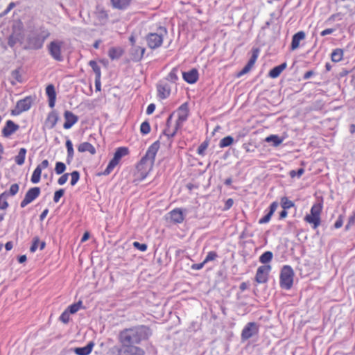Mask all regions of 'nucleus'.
<instances>
[{
	"mask_svg": "<svg viewBox=\"0 0 355 355\" xmlns=\"http://www.w3.org/2000/svg\"><path fill=\"white\" fill-rule=\"evenodd\" d=\"M159 146V141L157 140L148 147L145 155L137 165L135 181L141 182L148 176V173L153 168L155 156Z\"/></svg>",
	"mask_w": 355,
	"mask_h": 355,
	"instance_id": "1",
	"label": "nucleus"
},
{
	"mask_svg": "<svg viewBox=\"0 0 355 355\" xmlns=\"http://www.w3.org/2000/svg\"><path fill=\"white\" fill-rule=\"evenodd\" d=\"M152 335L150 328L146 325H138L122 330L119 335L120 343L139 345Z\"/></svg>",
	"mask_w": 355,
	"mask_h": 355,
	"instance_id": "2",
	"label": "nucleus"
},
{
	"mask_svg": "<svg viewBox=\"0 0 355 355\" xmlns=\"http://www.w3.org/2000/svg\"><path fill=\"white\" fill-rule=\"evenodd\" d=\"M50 36V32L44 26H40L31 31L26 35L25 49H41L45 40Z\"/></svg>",
	"mask_w": 355,
	"mask_h": 355,
	"instance_id": "3",
	"label": "nucleus"
},
{
	"mask_svg": "<svg viewBox=\"0 0 355 355\" xmlns=\"http://www.w3.org/2000/svg\"><path fill=\"white\" fill-rule=\"evenodd\" d=\"M294 275L295 273L291 266H284L279 276L280 287L285 290H290L293 286Z\"/></svg>",
	"mask_w": 355,
	"mask_h": 355,
	"instance_id": "4",
	"label": "nucleus"
},
{
	"mask_svg": "<svg viewBox=\"0 0 355 355\" xmlns=\"http://www.w3.org/2000/svg\"><path fill=\"white\" fill-rule=\"evenodd\" d=\"M322 210V205L321 203L314 204L310 210V214H307L304 217V220L312 225L313 229H316L320 225V214Z\"/></svg>",
	"mask_w": 355,
	"mask_h": 355,
	"instance_id": "5",
	"label": "nucleus"
},
{
	"mask_svg": "<svg viewBox=\"0 0 355 355\" xmlns=\"http://www.w3.org/2000/svg\"><path fill=\"white\" fill-rule=\"evenodd\" d=\"M167 34V30L165 28L160 27L159 33H151L146 35V42L148 46L151 49H155L162 46L164 40V36Z\"/></svg>",
	"mask_w": 355,
	"mask_h": 355,
	"instance_id": "6",
	"label": "nucleus"
},
{
	"mask_svg": "<svg viewBox=\"0 0 355 355\" xmlns=\"http://www.w3.org/2000/svg\"><path fill=\"white\" fill-rule=\"evenodd\" d=\"M121 345L116 348L117 355H145V350L139 345L120 343Z\"/></svg>",
	"mask_w": 355,
	"mask_h": 355,
	"instance_id": "7",
	"label": "nucleus"
},
{
	"mask_svg": "<svg viewBox=\"0 0 355 355\" xmlns=\"http://www.w3.org/2000/svg\"><path fill=\"white\" fill-rule=\"evenodd\" d=\"M64 42L61 40H55L51 41L46 46L48 52L51 57L55 61L62 62L64 57L62 54V48Z\"/></svg>",
	"mask_w": 355,
	"mask_h": 355,
	"instance_id": "8",
	"label": "nucleus"
},
{
	"mask_svg": "<svg viewBox=\"0 0 355 355\" xmlns=\"http://www.w3.org/2000/svg\"><path fill=\"white\" fill-rule=\"evenodd\" d=\"M128 153L129 150L127 147L118 148L114 154L113 158L110 161L106 168L105 169L103 174L109 175L119 163L121 159L123 157L127 155Z\"/></svg>",
	"mask_w": 355,
	"mask_h": 355,
	"instance_id": "9",
	"label": "nucleus"
},
{
	"mask_svg": "<svg viewBox=\"0 0 355 355\" xmlns=\"http://www.w3.org/2000/svg\"><path fill=\"white\" fill-rule=\"evenodd\" d=\"M23 26L21 24L15 25L12 27V32L8 38V44L10 47H14L17 43H22L24 40Z\"/></svg>",
	"mask_w": 355,
	"mask_h": 355,
	"instance_id": "10",
	"label": "nucleus"
},
{
	"mask_svg": "<svg viewBox=\"0 0 355 355\" xmlns=\"http://www.w3.org/2000/svg\"><path fill=\"white\" fill-rule=\"evenodd\" d=\"M33 104V98L31 96H26L23 99L18 101L16 103L15 109L11 110L12 116H18L22 112L30 110Z\"/></svg>",
	"mask_w": 355,
	"mask_h": 355,
	"instance_id": "11",
	"label": "nucleus"
},
{
	"mask_svg": "<svg viewBox=\"0 0 355 355\" xmlns=\"http://www.w3.org/2000/svg\"><path fill=\"white\" fill-rule=\"evenodd\" d=\"M259 326L255 322H250L246 324L241 331V338L245 341L259 334Z\"/></svg>",
	"mask_w": 355,
	"mask_h": 355,
	"instance_id": "12",
	"label": "nucleus"
},
{
	"mask_svg": "<svg viewBox=\"0 0 355 355\" xmlns=\"http://www.w3.org/2000/svg\"><path fill=\"white\" fill-rule=\"evenodd\" d=\"M40 192V188L37 187L29 189L26 193L24 198L20 202V207L21 208L26 207L39 197Z\"/></svg>",
	"mask_w": 355,
	"mask_h": 355,
	"instance_id": "13",
	"label": "nucleus"
},
{
	"mask_svg": "<svg viewBox=\"0 0 355 355\" xmlns=\"http://www.w3.org/2000/svg\"><path fill=\"white\" fill-rule=\"evenodd\" d=\"M157 96L161 99L167 98L171 91V85L166 80H160L157 84Z\"/></svg>",
	"mask_w": 355,
	"mask_h": 355,
	"instance_id": "14",
	"label": "nucleus"
},
{
	"mask_svg": "<svg viewBox=\"0 0 355 355\" xmlns=\"http://www.w3.org/2000/svg\"><path fill=\"white\" fill-rule=\"evenodd\" d=\"M271 270L270 265H262L257 268L255 280L259 284H263L268 281V274Z\"/></svg>",
	"mask_w": 355,
	"mask_h": 355,
	"instance_id": "15",
	"label": "nucleus"
},
{
	"mask_svg": "<svg viewBox=\"0 0 355 355\" xmlns=\"http://www.w3.org/2000/svg\"><path fill=\"white\" fill-rule=\"evenodd\" d=\"M178 119L175 121V130H179L182 128L183 123L187 120L189 116V110L187 104H182L178 109Z\"/></svg>",
	"mask_w": 355,
	"mask_h": 355,
	"instance_id": "16",
	"label": "nucleus"
},
{
	"mask_svg": "<svg viewBox=\"0 0 355 355\" xmlns=\"http://www.w3.org/2000/svg\"><path fill=\"white\" fill-rule=\"evenodd\" d=\"M19 129V125L12 120L6 121L5 125L2 128L1 134L5 138L10 137Z\"/></svg>",
	"mask_w": 355,
	"mask_h": 355,
	"instance_id": "17",
	"label": "nucleus"
},
{
	"mask_svg": "<svg viewBox=\"0 0 355 355\" xmlns=\"http://www.w3.org/2000/svg\"><path fill=\"white\" fill-rule=\"evenodd\" d=\"M49 162L47 159L43 160L40 164L37 166L31 176V181L33 184H37L40 181L42 171L48 168Z\"/></svg>",
	"mask_w": 355,
	"mask_h": 355,
	"instance_id": "18",
	"label": "nucleus"
},
{
	"mask_svg": "<svg viewBox=\"0 0 355 355\" xmlns=\"http://www.w3.org/2000/svg\"><path fill=\"white\" fill-rule=\"evenodd\" d=\"M64 118L65 122L63 124V128L64 129H70L78 121V116L69 110H66L64 112Z\"/></svg>",
	"mask_w": 355,
	"mask_h": 355,
	"instance_id": "19",
	"label": "nucleus"
},
{
	"mask_svg": "<svg viewBox=\"0 0 355 355\" xmlns=\"http://www.w3.org/2000/svg\"><path fill=\"white\" fill-rule=\"evenodd\" d=\"M173 114H171L167 120L166 123V128L163 131V135L167 137L168 139H171L175 137L178 130H175V125L172 128V119H173Z\"/></svg>",
	"mask_w": 355,
	"mask_h": 355,
	"instance_id": "20",
	"label": "nucleus"
},
{
	"mask_svg": "<svg viewBox=\"0 0 355 355\" xmlns=\"http://www.w3.org/2000/svg\"><path fill=\"white\" fill-rule=\"evenodd\" d=\"M198 71L196 69H192L189 71L182 73V78L184 81L189 84H193L198 80Z\"/></svg>",
	"mask_w": 355,
	"mask_h": 355,
	"instance_id": "21",
	"label": "nucleus"
},
{
	"mask_svg": "<svg viewBox=\"0 0 355 355\" xmlns=\"http://www.w3.org/2000/svg\"><path fill=\"white\" fill-rule=\"evenodd\" d=\"M146 51V49L139 46H134L132 47L130 51V55L132 60L135 62L140 61Z\"/></svg>",
	"mask_w": 355,
	"mask_h": 355,
	"instance_id": "22",
	"label": "nucleus"
},
{
	"mask_svg": "<svg viewBox=\"0 0 355 355\" xmlns=\"http://www.w3.org/2000/svg\"><path fill=\"white\" fill-rule=\"evenodd\" d=\"M306 37V34L304 31H300L295 34H294L292 37V41L291 44V50L294 51L299 48L300 42L304 40Z\"/></svg>",
	"mask_w": 355,
	"mask_h": 355,
	"instance_id": "23",
	"label": "nucleus"
},
{
	"mask_svg": "<svg viewBox=\"0 0 355 355\" xmlns=\"http://www.w3.org/2000/svg\"><path fill=\"white\" fill-rule=\"evenodd\" d=\"M277 207H278V202L276 201L272 202L269 207L268 212L263 217H262L261 218H260L259 220V224H265V223H268L270 220L272 216L276 211Z\"/></svg>",
	"mask_w": 355,
	"mask_h": 355,
	"instance_id": "24",
	"label": "nucleus"
},
{
	"mask_svg": "<svg viewBox=\"0 0 355 355\" xmlns=\"http://www.w3.org/2000/svg\"><path fill=\"white\" fill-rule=\"evenodd\" d=\"M46 94L49 98V107L51 108L54 107L56 100V93L55 87L53 85H49L46 87Z\"/></svg>",
	"mask_w": 355,
	"mask_h": 355,
	"instance_id": "25",
	"label": "nucleus"
},
{
	"mask_svg": "<svg viewBox=\"0 0 355 355\" xmlns=\"http://www.w3.org/2000/svg\"><path fill=\"white\" fill-rule=\"evenodd\" d=\"M58 119L59 117L58 113L53 110L49 113L45 121V125L49 129H53L58 123Z\"/></svg>",
	"mask_w": 355,
	"mask_h": 355,
	"instance_id": "26",
	"label": "nucleus"
},
{
	"mask_svg": "<svg viewBox=\"0 0 355 355\" xmlns=\"http://www.w3.org/2000/svg\"><path fill=\"white\" fill-rule=\"evenodd\" d=\"M95 15L100 24L104 25L107 21L108 14L103 8L98 6L95 12Z\"/></svg>",
	"mask_w": 355,
	"mask_h": 355,
	"instance_id": "27",
	"label": "nucleus"
},
{
	"mask_svg": "<svg viewBox=\"0 0 355 355\" xmlns=\"http://www.w3.org/2000/svg\"><path fill=\"white\" fill-rule=\"evenodd\" d=\"M171 219L175 223H181L183 222L184 217L180 209H174L170 212Z\"/></svg>",
	"mask_w": 355,
	"mask_h": 355,
	"instance_id": "28",
	"label": "nucleus"
},
{
	"mask_svg": "<svg viewBox=\"0 0 355 355\" xmlns=\"http://www.w3.org/2000/svg\"><path fill=\"white\" fill-rule=\"evenodd\" d=\"M94 346V343L89 342L84 347L75 348L74 352L77 355H89L92 352Z\"/></svg>",
	"mask_w": 355,
	"mask_h": 355,
	"instance_id": "29",
	"label": "nucleus"
},
{
	"mask_svg": "<svg viewBox=\"0 0 355 355\" xmlns=\"http://www.w3.org/2000/svg\"><path fill=\"white\" fill-rule=\"evenodd\" d=\"M78 150L80 153L89 152L92 155L96 153L94 146L89 142H83L78 146Z\"/></svg>",
	"mask_w": 355,
	"mask_h": 355,
	"instance_id": "30",
	"label": "nucleus"
},
{
	"mask_svg": "<svg viewBox=\"0 0 355 355\" xmlns=\"http://www.w3.org/2000/svg\"><path fill=\"white\" fill-rule=\"evenodd\" d=\"M113 8H117L119 10H125L126 9L130 3L131 0H110Z\"/></svg>",
	"mask_w": 355,
	"mask_h": 355,
	"instance_id": "31",
	"label": "nucleus"
},
{
	"mask_svg": "<svg viewBox=\"0 0 355 355\" xmlns=\"http://www.w3.org/2000/svg\"><path fill=\"white\" fill-rule=\"evenodd\" d=\"M284 141L283 138H281L277 135H270L265 139V141L267 143H272L273 147H277Z\"/></svg>",
	"mask_w": 355,
	"mask_h": 355,
	"instance_id": "32",
	"label": "nucleus"
},
{
	"mask_svg": "<svg viewBox=\"0 0 355 355\" xmlns=\"http://www.w3.org/2000/svg\"><path fill=\"white\" fill-rule=\"evenodd\" d=\"M286 63L284 62L278 66L275 67L270 71L269 76L272 78H277L282 72V71L286 68Z\"/></svg>",
	"mask_w": 355,
	"mask_h": 355,
	"instance_id": "33",
	"label": "nucleus"
},
{
	"mask_svg": "<svg viewBox=\"0 0 355 355\" xmlns=\"http://www.w3.org/2000/svg\"><path fill=\"white\" fill-rule=\"evenodd\" d=\"M123 53V51L119 47H112L109 49L108 55L112 60L119 59Z\"/></svg>",
	"mask_w": 355,
	"mask_h": 355,
	"instance_id": "34",
	"label": "nucleus"
},
{
	"mask_svg": "<svg viewBox=\"0 0 355 355\" xmlns=\"http://www.w3.org/2000/svg\"><path fill=\"white\" fill-rule=\"evenodd\" d=\"M66 148L67 150V162L70 164L73 159L74 150L72 142L70 139L66 141Z\"/></svg>",
	"mask_w": 355,
	"mask_h": 355,
	"instance_id": "35",
	"label": "nucleus"
},
{
	"mask_svg": "<svg viewBox=\"0 0 355 355\" xmlns=\"http://www.w3.org/2000/svg\"><path fill=\"white\" fill-rule=\"evenodd\" d=\"M344 51L341 49H334L331 55V58L332 62H338L341 61L343 58Z\"/></svg>",
	"mask_w": 355,
	"mask_h": 355,
	"instance_id": "36",
	"label": "nucleus"
},
{
	"mask_svg": "<svg viewBox=\"0 0 355 355\" xmlns=\"http://www.w3.org/2000/svg\"><path fill=\"white\" fill-rule=\"evenodd\" d=\"M26 154V149L24 148H21L19 150L17 155H16L15 157V161L17 164L21 166L24 164Z\"/></svg>",
	"mask_w": 355,
	"mask_h": 355,
	"instance_id": "37",
	"label": "nucleus"
},
{
	"mask_svg": "<svg viewBox=\"0 0 355 355\" xmlns=\"http://www.w3.org/2000/svg\"><path fill=\"white\" fill-rule=\"evenodd\" d=\"M179 69L177 67H174L171 69L167 76L164 79L166 80V82H171L173 83H175L178 80V73Z\"/></svg>",
	"mask_w": 355,
	"mask_h": 355,
	"instance_id": "38",
	"label": "nucleus"
},
{
	"mask_svg": "<svg viewBox=\"0 0 355 355\" xmlns=\"http://www.w3.org/2000/svg\"><path fill=\"white\" fill-rule=\"evenodd\" d=\"M273 257L272 252L270 251H266L264 252L260 257H259V261L263 263V265H268L269 262L272 260Z\"/></svg>",
	"mask_w": 355,
	"mask_h": 355,
	"instance_id": "39",
	"label": "nucleus"
},
{
	"mask_svg": "<svg viewBox=\"0 0 355 355\" xmlns=\"http://www.w3.org/2000/svg\"><path fill=\"white\" fill-rule=\"evenodd\" d=\"M7 198L8 193L6 192H3L0 194V209L5 210L8 207L9 204L6 200Z\"/></svg>",
	"mask_w": 355,
	"mask_h": 355,
	"instance_id": "40",
	"label": "nucleus"
},
{
	"mask_svg": "<svg viewBox=\"0 0 355 355\" xmlns=\"http://www.w3.org/2000/svg\"><path fill=\"white\" fill-rule=\"evenodd\" d=\"M295 204L286 196L281 198V206L284 209H288L294 207Z\"/></svg>",
	"mask_w": 355,
	"mask_h": 355,
	"instance_id": "41",
	"label": "nucleus"
},
{
	"mask_svg": "<svg viewBox=\"0 0 355 355\" xmlns=\"http://www.w3.org/2000/svg\"><path fill=\"white\" fill-rule=\"evenodd\" d=\"M234 141V139L231 136H227L223 138L219 143V146L220 148H225L230 146Z\"/></svg>",
	"mask_w": 355,
	"mask_h": 355,
	"instance_id": "42",
	"label": "nucleus"
},
{
	"mask_svg": "<svg viewBox=\"0 0 355 355\" xmlns=\"http://www.w3.org/2000/svg\"><path fill=\"white\" fill-rule=\"evenodd\" d=\"M89 65L92 67L93 71L95 73V76H101V68L94 60H90Z\"/></svg>",
	"mask_w": 355,
	"mask_h": 355,
	"instance_id": "43",
	"label": "nucleus"
},
{
	"mask_svg": "<svg viewBox=\"0 0 355 355\" xmlns=\"http://www.w3.org/2000/svg\"><path fill=\"white\" fill-rule=\"evenodd\" d=\"M150 130L151 128L149 122L145 121L141 123L140 125V132L142 135H145L148 134L150 132Z\"/></svg>",
	"mask_w": 355,
	"mask_h": 355,
	"instance_id": "44",
	"label": "nucleus"
},
{
	"mask_svg": "<svg viewBox=\"0 0 355 355\" xmlns=\"http://www.w3.org/2000/svg\"><path fill=\"white\" fill-rule=\"evenodd\" d=\"M82 304L81 301L72 304L69 306L67 310L71 314L76 313L80 309Z\"/></svg>",
	"mask_w": 355,
	"mask_h": 355,
	"instance_id": "45",
	"label": "nucleus"
},
{
	"mask_svg": "<svg viewBox=\"0 0 355 355\" xmlns=\"http://www.w3.org/2000/svg\"><path fill=\"white\" fill-rule=\"evenodd\" d=\"M66 170V165L61 162H57L55 164V171L58 175L62 174Z\"/></svg>",
	"mask_w": 355,
	"mask_h": 355,
	"instance_id": "46",
	"label": "nucleus"
},
{
	"mask_svg": "<svg viewBox=\"0 0 355 355\" xmlns=\"http://www.w3.org/2000/svg\"><path fill=\"white\" fill-rule=\"evenodd\" d=\"M208 145L209 143L207 141H203L198 148L197 153L199 155L204 157L205 155V150H207Z\"/></svg>",
	"mask_w": 355,
	"mask_h": 355,
	"instance_id": "47",
	"label": "nucleus"
},
{
	"mask_svg": "<svg viewBox=\"0 0 355 355\" xmlns=\"http://www.w3.org/2000/svg\"><path fill=\"white\" fill-rule=\"evenodd\" d=\"M19 189V184L15 183V184H12L10 186L9 191H5L4 192H6L8 193V197L9 196H14L18 193Z\"/></svg>",
	"mask_w": 355,
	"mask_h": 355,
	"instance_id": "48",
	"label": "nucleus"
},
{
	"mask_svg": "<svg viewBox=\"0 0 355 355\" xmlns=\"http://www.w3.org/2000/svg\"><path fill=\"white\" fill-rule=\"evenodd\" d=\"M69 175H71V185L74 186L80 179V173L78 171H73Z\"/></svg>",
	"mask_w": 355,
	"mask_h": 355,
	"instance_id": "49",
	"label": "nucleus"
},
{
	"mask_svg": "<svg viewBox=\"0 0 355 355\" xmlns=\"http://www.w3.org/2000/svg\"><path fill=\"white\" fill-rule=\"evenodd\" d=\"M218 257V254L215 251H210L207 253L205 259H204V263L205 264L209 261L215 260Z\"/></svg>",
	"mask_w": 355,
	"mask_h": 355,
	"instance_id": "50",
	"label": "nucleus"
},
{
	"mask_svg": "<svg viewBox=\"0 0 355 355\" xmlns=\"http://www.w3.org/2000/svg\"><path fill=\"white\" fill-rule=\"evenodd\" d=\"M64 194V189H60L54 193L53 202L57 203Z\"/></svg>",
	"mask_w": 355,
	"mask_h": 355,
	"instance_id": "51",
	"label": "nucleus"
},
{
	"mask_svg": "<svg viewBox=\"0 0 355 355\" xmlns=\"http://www.w3.org/2000/svg\"><path fill=\"white\" fill-rule=\"evenodd\" d=\"M304 169L303 168H300L297 171L291 170L289 172V175L292 178H295V177H297L299 178L304 174Z\"/></svg>",
	"mask_w": 355,
	"mask_h": 355,
	"instance_id": "52",
	"label": "nucleus"
},
{
	"mask_svg": "<svg viewBox=\"0 0 355 355\" xmlns=\"http://www.w3.org/2000/svg\"><path fill=\"white\" fill-rule=\"evenodd\" d=\"M70 313L65 310L60 316V320L62 321L63 323L67 324L69 322L70 319Z\"/></svg>",
	"mask_w": 355,
	"mask_h": 355,
	"instance_id": "53",
	"label": "nucleus"
},
{
	"mask_svg": "<svg viewBox=\"0 0 355 355\" xmlns=\"http://www.w3.org/2000/svg\"><path fill=\"white\" fill-rule=\"evenodd\" d=\"M355 223V213L353 214L351 216L349 217L347 225L345 226V230L346 232L349 231Z\"/></svg>",
	"mask_w": 355,
	"mask_h": 355,
	"instance_id": "54",
	"label": "nucleus"
},
{
	"mask_svg": "<svg viewBox=\"0 0 355 355\" xmlns=\"http://www.w3.org/2000/svg\"><path fill=\"white\" fill-rule=\"evenodd\" d=\"M133 246L137 250L145 252L147 250V245L145 243H140L137 241L133 243Z\"/></svg>",
	"mask_w": 355,
	"mask_h": 355,
	"instance_id": "55",
	"label": "nucleus"
},
{
	"mask_svg": "<svg viewBox=\"0 0 355 355\" xmlns=\"http://www.w3.org/2000/svg\"><path fill=\"white\" fill-rule=\"evenodd\" d=\"M343 219H344L343 215H340L338 216V219L336 220V221L335 222V223L334 225V227L335 229L340 228L343 225Z\"/></svg>",
	"mask_w": 355,
	"mask_h": 355,
	"instance_id": "56",
	"label": "nucleus"
},
{
	"mask_svg": "<svg viewBox=\"0 0 355 355\" xmlns=\"http://www.w3.org/2000/svg\"><path fill=\"white\" fill-rule=\"evenodd\" d=\"M16 6L15 3L10 2L7 8L4 10V11L0 13V17H2L6 15L15 6Z\"/></svg>",
	"mask_w": 355,
	"mask_h": 355,
	"instance_id": "57",
	"label": "nucleus"
},
{
	"mask_svg": "<svg viewBox=\"0 0 355 355\" xmlns=\"http://www.w3.org/2000/svg\"><path fill=\"white\" fill-rule=\"evenodd\" d=\"M38 243H39V238L37 236H36L33 239V244L30 248V251L31 252H35L37 250V247H38Z\"/></svg>",
	"mask_w": 355,
	"mask_h": 355,
	"instance_id": "58",
	"label": "nucleus"
},
{
	"mask_svg": "<svg viewBox=\"0 0 355 355\" xmlns=\"http://www.w3.org/2000/svg\"><path fill=\"white\" fill-rule=\"evenodd\" d=\"M69 173H64L63 174L60 178L58 180V183L59 185H63L64 184L69 178Z\"/></svg>",
	"mask_w": 355,
	"mask_h": 355,
	"instance_id": "59",
	"label": "nucleus"
},
{
	"mask_svg": "<svg viewBox=\"0 0 355 355\" xmlns=\"http://www.w3.org/2000/svg\"><path fill=\"white\" fill-rule=\"evenodd\" d=\"M234 205V200L232 198H228L225 202L224 206V210H228L230 209Z\"/></svg>",
	"mask_w": 355,
	"mask_h": 355,
	"instance_id": "60",
	"label": "nucleus"
},
{
	"mask_svg": "<svg viewBox=\"0 0 355 355\" xmlns=\"http://www.w3.org/2000/svg\"><path fill=\"white\" fill-rule=\"evenodd\" d=\"M250 68L245 65L243 69L241 71H240L238 73H237V77L239 78V77H241L242 76H243L244 74L248 73L250 71Z\"/></svg>",
	"mask_w": 355,
	"mask_h": 355,
	"instance_id": "61",
	"label": "nucleus"
},
{
	"mask_svg": "<svg viewBox=\"0 0 355 355\" xmlns=\"http://www.w3.org/2000/svg\"><path fill=\"white\" fill-rule=\"evenodd\" d=\"M259 53V51L258 49H254L252 50V56L250 58V60H252V61H254L255 62L257 59V58H258Z\"/></svg>",
	"mask_w": 355,
	"mask_h": 355,
	"instance_id": "62",
	"label": "nucleus"
},
{
	"mask_svg": "<svg viewBox=\"0 0 355 355\" xmlns=\"http://www.w3.org/2000/svg\"><path fill=\"white\" fill-rule=\"evenodd\" d=\"M205 265V263H204V261H202V263L192 264V266H191V268L193 270H198L202 269Z\"/></svg>",
	"mask_w": 355,
	"mask_h": 355,
	"instance_id": "63",
	"label": "nucleus"
},
{
	"mask_svg": "<svg viewBox=\"0 0 355 355\" xmlns=\"http://www.w3.org/2000/svg\"><path fill=\"white\" fill-rule=\"evenodd\" d=\"M155 105L153 104V103H150V105H148V106L147 107V109H146V114H151L153 113V112L155 111Z\"/></svg>",
	"mask_w": 355,
	"mask_h": 355,
	"instance_id": "64",
	"label": "nucleus"
}]
</instances>
